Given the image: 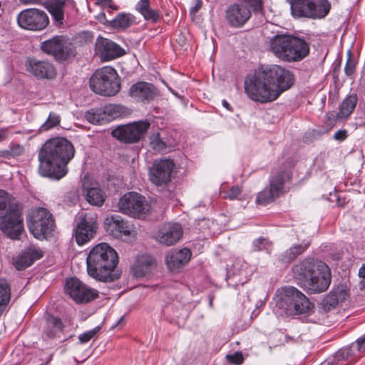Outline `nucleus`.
I'll return each mask as SVG.
<instances>
[{
    "mask_svg": "<svg viewBox=\"0 0 365 365\" xmlns=\"http://www.w3.org/2000/svg\"><path fill=\"white\" fill-rule=\"evenodd\" d=\"M22 4H38L43 3L45 0H19Z\"/></svg>",
    "mask_w": 365,
    "mask_h": 365,
    "instance_id": "obj_53",
    "label": "nucleus"
},
{
    "mask_svg": "<svg viewBox=\"0 0 365 365\" xmlns=\"http://www.w3.org/2000/svg\"><path fill=\"white\" fill-rule=\"evenodd\" d=\"M119 210L133 217H143L150 210V206L145 197L135 192L123 195L118 203Z\"/></svg>",
    "mask_w": 365,
    "mask_h": 365,
    "instance_id": "obj_10",
    "label": "nucleus"
},
{
    "mask_svg": "<svg viewBox=\"0 0 365 365\" xmlns=\"http://www.w3.org/2000/svg\"><path fill=\"white\" fill-rule=\"evenodd\" d=\"M75 148L65 138L48 140L38 153V173L41 175L60 180L68 173V164L74 157Z\"/></svg>",
    "mask_w": 365,
    "mask_h": 365,
    "instance_id": "obj_2",
    "label": "nucleus"
},
{
    "mask_svg": "<svg viewBox=\"0 0 365 365\" xmlns=\"http://www.w3.org/2000/svg\"><path fill=\"white\" fill-rule=\"evenodd\" d=\"M242 190L238 185L232 186L224 196V198L229 199L230 200L238 199L241 195Z\"/></svg>",
    "mask_w": 365,
    "mask_h": 365,
    "instance_id": "obj_45",
    "label": "nucleus"
},
{
    "mask_svg": "<svg viewBox=\"0 0 365 365\" xmlns=\"http://www.w3.org/2000/svg\"><path fill=\"white\" fill-rule=\"evenodd\" d=\"M0 230L11 240H19L24 231L23 217L20 207L9 204L0 212Z\"/></svg>",
    "mask_w": 365,
    "mask_h": 365,
    "instance_id": "obj_9",
    "label": "nucleus"
},
{
    "mask_svg": "<svg viewBox=\"0 0 365 365\" xmlns=\"http://www.w3.org/2000/svg\"><path fill=\"white\" fill-rule=\"evenodd\" d=\"M5 138H6V132L4 130L0 129V141L3 140Z\"/></svg>",
    "mask_w": 365,
    "mask_h": 365,
    "instance_id": "obj_58",
    "label": "nucleus"
},
{
    "mask_svg": "<svg viewBox=\"0 0 365 365\" xmlns=\"http://www.w3.org/2000/svg\"><path fill=\"white\" fill-rule=\"evenodd\" d=\"M357 99L355 96H349L344 100L340 106V110L337 113L338 118H345L348 117L354 110Z\"/></svg>",
    "mask_w": 365,
    "mask_h": 365,
    "instance_id": "obj_36",
    "label": "nucleus"
},
{
    "mask_svg": "<svg viewBox=\"0 0 365 365\" xmlns=\"http://www.w3.org/2000/svg\"><path fill=\"white\" fill-rule=\"evenodd\" d=\"M9 152L11 158H15L21 155L24 152V148L19 144H11L9 146Z\"/></svg>",
    "mask_w": 365,
    "mask_h": 365,
    "instance_id": "obj_47",
    "label": "nucleus"
},
{
    "mask_svg": "<svg viewBox=\"0 0 365 365\" xmlns=\"http://www.w3.org/2000/svg\"><path fill=\"white\" fill-rule=\"evenodd\" d=\"M63 324L59 318L53 316L47 317L43 329V335L48 339L61 338Z\"/></svg>",
    "mask_w": 365,
    "mask_h": 365,
    "instance_id": "obj_28",
    "label": "nucleus"
},
{
    "mask_svg": "<svg viewBox=\"0 0 365 365\" xmlns=\"http://www.w3.org/2000/svg\"><path fill=\"white\" fill-rule=\"evenodd\" d=\"M65 2L61 0H54L48 6V10L53 16L54 21L59 25L63 24L64 19L63 7Z\"/></svg>",
    "mask_w": 365,
    "mask_h": 365,
    "instance_id": "obj_33",
    "label": "nucleus"
},
{
    "mask_svg": "<svg viewBox=\"0 0 365 365\" xmlns=\"http://www.w3.org/2000/svg\"><path fill=\"white\" fill-rule=\"evenodd\" d=\"M202 6V1L201 0H195V4L193 6L190 8V14L192 16H195V14L199 11Z\"/></svg>",
    "mask_w": 365,
    "mask_h": 365,
    "instance_id": "obj_51",
    "label": "nucleus"
},
{
    "mask_svg": "<svg viewBox=\"0 0 365 365\" xmlns=\"http://www.w3.org/2000/svg\"><path fill=\"white\" fill-rule=\"evenodd\" d=\"M191 257L190 250L183 248L178 251L170 252L165 258L168 269L172 272L178 271L180 268L186 264Z\"/></svg>",
    "mask_w": 365,
    "mask_h": 365,
    "instance_id": "obj_26",
    "label": "nucleus"
},
{
    "mask_svg": "<svg viewBox=\"0 0 365 365\" xmlns=\"http://www.w3.org/2000/svg\"><path fill=\"white\" fill-rule=\"evenodd\" d=\"M309 243L296 245L286 250L280 256V260L284 262H289L294 259L297 256L302 254L308 247Z\"/></svg>",
    "mask_w": 365,
    "mask_h": 365,
    "instance_id": "obj_34",
    "label": "nucleus"
},
{
    "mask_svg": "<svg viewBox=\"0 0 365 365\" xmlns=\"http://www.w3.org/2000/svg\"><path fill=\"white\" fill-rule=\"evenodd\" d=\"M291 71L276 64L261 66L245 81V91L254 101L272 102L294 84Z\"/></svg>",
    "mask_w": 365,
    "mask_h": 365,
    "instance_id": "obj_1",
    "label": "nucleus"
},
{
    "mask_svg": "<svg viewBox=\"0 0 365 365\" xmlns=\"http://www.w3.org/2000/svg\"><path fill=\"white\" fill-rule=\"evenodd\" d=\"M359 283L361 289H365V264H363L359 270Z\"/></svg>",
    "mask_w": 365,
    "mask_h": 365,
    "instance_id": "obj_50",
    "label": "nucleus"
},
{
    "mask_svg": "<svg viewBox=\"0 0 365 365\" xmlns=\"http://www.w3.org/2000/svg\"><path fill=\"white\" fill-rule=\"evenodd\" d=\"M97 229L96 217L86 214L78 223L75 238L78 245H83L94 237Z\"/></svg>",
    "mask_w": 365,
    "mask_h": 365,
    "instance_id": "obj_19",
    "label": "nucleus"
},
{
    "mask_svg": "<svg viewBox=\"0 0 365 365\" xmlns=\"http://www.w3.org/2000/svg\"><path fill=\"white\" fill-rule=\"evenodd\" d=\"M135 23V18L130 14L120 13L113 19L110 24L113 28L125 29Z\"/></svg>",
    "mask_w": 365,
    "mask_h": 365,
    "instance_id": "obj_32",
    "label": "nucleus"
},
{
    "mask_svg": "<svg viewBox=\"0 0 365 365\" xmlns=\"http://www.w3.org/2000/svg\"><path fill=\"white\" fill-rule=\"evenodd\" d=\"M27 225L30 232L38 240L46 238L55 227L51 213L43 207L38 208L27 220Z\"/></svg>",
    "mask_w": 365,
    "mask_h": 365,
    "instance_id": "obj_11",
    "label": "nucleus"
},
{
    "mask_svg": "<svg viewBox=\"0 0 365 365\" xmlns=\"http://www.w3.org/2000/svg\"><path fill=\"white\" fill-rule=\"evenodd\" d=\"M99 331V327H95L92 330L87 331L79 335L78 339L81 343L85 344L89 341Z\"/></svg>",
    "mask_w": 365,
    "mask_h": 365,
    "instance_id": "obj_44",
    "label": "nucleus"
},
{
    "mask_svg": "<svg viewBox=\"0 0 365 365\" xmlns=\"http://www.w3.org/2000/svg\"><path fill=\"white\" fill-rule=\"evenodd\" d=\"M289 178V173L287 171L273 175L270 178L269 186L259 192L257 203L265 205L278 197L282 193L284 184Z\"/></svg>",
    "mask_w": 365,
    "mask_h": 365,
    "instance_id": "obj_15",
    "label": "nucleus"
},
{
    "mask_svg": "<svg viewBox=\"0 0 365 365\" xmlns=\"http://www.w3.org/2000/svg\"><path fill=\"white\" fill-rule=\"evenodd\" d=\"M150 146L154 150L157 152H162L166 150L167 144L160 138L159 133L152 134L150 137Z\"/></svg>",
    "mask_w": 365,
    "mask_h": 365,
    "instance_id": "obj_40",
    "label": "nucleus"
},
{
    "mask_svg": "<svg viewBox=\"0 0 365 365\" xmlns=\"http://www.w3.org/2000/svg\"><path fill=\"white\" fill-rule=\"evenodd\" d=\"M85 118L93 124H103L109 121V119L103 115L102 108L91 109L86 113Z\"/></svg>",
    "mask_w": 365,
    "mask_h": 365,
    "instance_id": "obj_38",
    "label": "nucleus"
},
{
    "mask_svg": "<svg viewBox=\"0 0 365 365\" xmlns=\"http://www.w3.org/2000/svg\"><path fill=\"white\" fill-rule=\"evenodd\" d=\"M150 126L148 120H140L122 125L112 130V135L127 143H134L143 138Z\"/></svg>",
    "mask_w": 365,
    "mask_h": 365,
    "instance_id": "obj_12",
    "label": "nucleus"
},
{
    "mask_svg": "<svg viewBox=\"0 0 365 365\" xmlns=\"http://www.w3.org/2000/svg\"><path fill=\"white\" fill-rule=\"evenodd\" d=\"M26 71L39 79H53L57 74L53 64L48 61L32 58L26 61Z\"/></svg>",
    "mask_w": 365,
    "mask_h": 365,
    "instance_id": "obj_18",
    "label": "nucleus"
},
{
    "mask_svg": "<svg viewBox=\"0 0 365 365\" xmlns=\"http://www.w3.org/2000/svg\"><path fill=\"white\" fill-rule=\"evenodd\" d=\"M128 93L133 100L143 103L153 101L158 95V90L153 84L144 81L133 84Z\"/></svg>",
    "mask_w": 365,
    "mask_h": 365,
    "instance_id": "obj_21",
    "label": "nucleus"
},
{
    "mask_svg": "<svg viewBox=\"0 0 365 365\" xmlns=\"http://www.w3.org/2000/svg\"><path fill=\"white\" fill-rule=\"evenodd\" d=\"M183 234L178 223H165L156 234V240L163 245L170 246L179 241Z\"/></svg>",
    "mask_w": 365,
    "mask_h": 365,
    "instance_id": "obj_22",
    "label": "nucleus"
},
{
    "mask_svg": "<svg viewBox=\"0 0 365 365\" xmlns=\"http://www.w3.org/2000/svg\"><path fill=\"white\" fill-rule=\"evenodd\" d=\"M136 10L146 21L156 23L160 19L159 13L150 7V0H140L136 4Z\"/></svg>",
    "mask_w": 365,
    "mask_h": 365,
    "instance_id": "obj_30",
    "label": "nucleus"
},
{
    "mask_svg": "<svg viewBox=\"0 0 365 365\" xmlns=\"http://www.w3.org/2000/svg\"><path fill=\"white\" fill-rule=\"evenodd\" d=\"M11 299V288L6 281H0V314L7 308Z\"/></svg>",
    "mask_w": 365,
    "mask_h": 365,
    "instance_id": "obj_37",
    "label": "nucleus"
},
{
    "mask_svg": "<svg viewBox=\"0 0 365 365\" xmlns=\"http://www.w3.org/2000/svg\"><path fill=\"white\" fill-rule=\"evenodd\" d=\"M347 135L346 132L344 130H339L335 133L334 135V138L336 140L342 141L346 139Z\"/></svg>",
    "mask_w": 365,
    "mask_h": 365,
    "instance_id": "obj_52",
    "label": "nucleus"
},
{
    "mask_svg": "<svg viewBox=\"0 0 365 365\" xmlns=\"http://www.w3.org/2000/svg\"><path fill=\"white\" fill-rule=\"evenodd\" d=\"M290 4L291 13L293 16L309 17L310 0H288Z\"/></svg>",
    "mask_w": 365,
    "mask_h": 365,
    "instance_id": "obj_31",
    "label": "nucleus"
},
{
    "mask_svg": "<svg viewBox=\"0 0 365 365\" xmlns=\"http://www.w3.org/2000/svg\"><path fill=\"white\" fill-rule=\"evenodd\" d=\"M222 104L223 107L225 108L227 110H232L231 106L226 100H223L222 102Z\"/></svg>",
    "mask_w": 365,
    "mask_h": 365,
    "instance_id": "obj_57",
    "label": "nucleus"
},
{
    "mask_svg": "<svg viewBox=\"0 0 365 365\" xmlns=\"http://www.w3.org/2000/svg\"><path fill=\"white\" fill-rule=\"evenodd\" d=\"M41 50L57 61H66L74 56L73 46L63 36H56L41 43Z\"/></svg>",
    "mask_w": 365,
    "mask_h": 365,
    "instance_id": "obj_14",
    "label": "nucleus"
},
{
    "mask_svg": "<svg viewBox=\"0 0 365 365\" xmlns=\"http://www.w3.org/2000/svg\"><path fill=\"white\" fill-rule=\"evenodd\" d=\"M20 27L31 31H41L48 24L46 14L37 9H27L21 11L17 16Z\"/></svg>",
    "mask_w": 365,
    "mask_h": 365,
    "instance_id": "obj_16",
    "label": "nucleus"
},
{
    "mask_svg": "<svg viewBox=\"0 0 365 365\" xmlns=\"http://www.w3.org/2000/svg\"><path fill=\"white\" fill-rule=\"evenodd\" d=\"M355 71V62L349 56L345 65L344 71L347 76H351Z\"/></svg>",
    "mask_w": 365,
    "mask_h": 365,
    "instance_id": "obj_49",
    "label": "nucleus"
},
{
    "mask_svg": "<svg viewBox=\"0 0 365 365\" xmlns=\"http://www.w3.org/2000/svg\"><path fill=\"white\" fill-rule=\"evenodd\" d=\"M320 365H336L332 358H329L327 360L323 361Z\"/></svg>",
    "mask_w": 365,
    "mask_h": 365,
    "instance_id": "obj_56",
    "label": "nucleus"
},
{
    "mask_svg": "<svg viewBox=\"0 0 365 365\" xmlns=\"http://www.w3.org/2000/svg\"><path fill=\"white\" fill-rule=\"evenodd\" d=\"M65 290L66 294L78 304L88 303L98 297V291L88 287L76 277L66 280Z\"/></svg>",
    "mask_w": 365,
    "mask_h": 365,
    "instance_id": "obj_13",
    "label": "nucleus"
},
{
    "mask_svg": "<svg viewBox=\"0 0 365 365\" xmlns=\"http://www.w3.org/2000/svg\"><path fill=\"white\" fill-rule=\"evenodd\" d=\"M59 123L60 116L55 113H50L46 121L41 125L39 130L41 132L47 131L58 125Z\"/></svg>",
    "mask_w": 365,
    "mask_h": 365,
    "instance_id": "obj_41",
    "label": "nucleus"
},
{
    "mask_svg": "<svg viewBox=\"0 0 365 365\" xmlns=\"http://www.w3.org/2000/svg\"><path fill=\"white\" fill-rule=\"evenodd\" d=\"M86 200L93 205L101 206L105 200L102 190L96 187L88 188L85 192Z\"/></svg>",
    "mask_w": 365,
    "mask_h": 365,
    "instance_id": "obj_35",
    "label": "nucleus"
},
{
    "mask_svg": "<svg viewBox=\"0 0 365 365\" xmlns=\"http://www.w3.org/2000/svg\"><path fill=\"white\" fill-rule=\"evenodd\" d=\"M346 292L343 289H336L331 292L325 299L326 303L331 307H335L339 302H342L346 299Z\"/></svg>",
    "mask_w": 365,
    "mask_h": 365,
    "instance_id": "obj_39",
    "label": "nucleus"
},
{
    "mask_svg": "<svg viewBox=\"0 0 365 365\" xmlns=\"http://www.w3.org/2000/svg\"><path fill=\"white\" fill-rule=\"evenodd\" d=\"M104 224L107 231L116 237L128 236L133 231L132 226L124 221L120 215H113L107 217Z\"/></svg>",
    "mask_w": 365,
    "mask_h": 365,
    "instance_id": "obj_25",
    "label": "nucleus"
},
{
    "mask_svg": "<svg viewBox=\"0 0 365 365\" xmlns=\"http://www.w3.org/2000/svg\"><path fill=\"white\" fill-rule=\"evenodd\" d=\"M156 267V261L149 255L137 256L135 262L130 267L131 272L135 278L149 276Z\"/></svg>",
    "mask_w": 365,
    "mask_h": 365,
    "instance_id": "obj_24",
    "label": "nucleus"
},
{
    "mask_svg": "<svg viewBox=\"0 0 365 365\" xmlns=\"http://www.w3.org/2000/svg\"><path fill=\"white\" fill-rule=\"evenodd\" d=\"M270 49L278 58L286 62L299 61L309 52V44L290 35H276L270 40Z\"/></svg>",
    "mask_w": 365,
    "mask_h": 365,
    "instance_id": "obj_6",
    "label": "nucleus"
},
{
    "mask_svg": "<svg viewBox=\"0 0 365 365\" xmlns=\"http://www.w3.org/2000/svg\"><path fill=\"white\" fill-rule=\"evenodd\" d=\"M102 111L103 112V115L110 120L120 115L121 107L118 105L109 104L102 108Z\"/></svg>",
    "mask_w": 365,
    "mask_h": 365,
    "instance_id": "obj_42",
    "label": "nucleus"
},
{
    "mask_svg": "<svg viewBox=\"0 0 365 365\" xmlns=\"http://www.w3.org/2000/svg\"><path fill=\"white\" fill-rule=\"evenodd\" d=\"M226 358L230 363L235 365H240L244 361V357L241 352H236L234 354H228Z\"/></svg>",
    "mask_w": 365,
    "mask_h": 365,
    "instance_id": "obj_46",
    "label": "nucleus"
},
{
    "mask_svg": "<svg viewBox=\"0 0 365 365\" xmlns=\"http://www.w3.org/2000/svg\"><path fill=\"white\" fill-rule=\"evenodd\" d=\"M309 7V17L321 19L328 14L331 6L327 0H310Z\"/></svg>",
    "mask_w": 365,
    "mask_h": 365,
    "instance_id": "obj_29",
    "label": "nucleus"
},
{
    "mask_svg": "<svg viewBox=\"0 0 365 365\" xmlns=\"http://www.w3.org/2000/svg\"><path fill=\"white\" fill-rule=\"evenodd\" d=\"M95 53L102 61H108L123 56L124 51L113 41L98 37L95 44Z\"/></svg>",
    "mask_w": 365,
    "mask_h": 365,
    "instance_id": "obj_20",
    "label": "nucleus"
},
{
    "mask_svg": "<svg viewBox=\"0 0 365 365\" xmlns=\"http://www.w3.org/2000/svg\"><path fill=\"white\" fill-rule=\"evenodd\" d=\"M362 351H365V336L358 339L355 344L338 350L332 359L336 365H348L349 359L356 356V352Z\"/></svg>",
    "mask_w": 365,
    "mask_h": 365,
    "instance_id": "obj_23",
    "label": "nucleus"
},
{
    "mask_svg": "<svg viewBox=\"0 0 365 365\" xmlns=\"http://www.w3.org/2000/svg\"><path fill=\"white\" fill-rule=\"evenodd\" d=\"M297 284L308 294L326 292L331 281L329 267L322 261L305 259L292 267Z\"/></svg>",
    "mask_w": 365,
    "mask_h": 365,
    "instance_id": "obj_3",
    "label": "nucleus"
},
{
    "mask_svg": "<svg viewBox=\"0 0 365 365\" xmlns=\"http://www.w3.org/2000/svg\"><path fill=\"white\" fill-rule=\"evenodd\" d=\"M118 263L115 250L107 243L94 246L86 258L87 272L90 277L101 282H112L118 277L113 274Z\"/></svg>",
    "mask_w": 365,
    "mask_h": 365,
    "instance_id": "obj_4",
    "label": "nucleus"
},
{
    "mask_svg": "<svg viewBox=\"0 0 365 365\" xmlns=\"http://www.w3.org/2000/svg\"><path fill=\"white\" fill-rule=\"evenodd\" d=\"M274 301L273 312L281 317L307 314L313 308L305 294L294 287L277 290Z\"/></svg>",
    "mask_w": 365,
    "mask_h": 365,
    "instance_id": "obj_5",
    "label": "nucleus"
},
{
    "mask_svg": "<svg viewBox=\"0 0 365 365\" xmlns=\"http://www.w3.org/2000/svg\"><path fill=\"white\" fill-rule=\"evenodd\" d=\"M0 157L4 158L6 159H9L11 158V153L9 152V148L6 150H0Z\"/></svg>",
    "mask_w": 365,
    "mask_h": 365,
    "instance_id": "obj_54",
    "label": "nucleus"
},
{
    "mask_svg": "<svg viewBox=\"0 0 365 365\" xmlns=\"http://www.w3.org/2000/svg\"><path fill=\"white\" fill-rule=\"evenodd\" d=\"M252 10L255 13L262 11V0H240L230 5L225 11L229 24L235 28L243 26L250 19Z\"/></svg>",
    "mask_w": 365,
    "mask_h": 365,
    "instance_id": "obj_8",
    "label": "nucleus"
},
{
    "mask_svg": "<svg viewBox=\"0 0 365 365\" xmlns=\"http://www.w3.org/2000/svg\"><path fill=\"white\" fill-rule=\"evenodd\" d=\"M174 168L175 163L172 160H155L149 172L151 182L158 186L167 185L171 181Z\"/></svg>",
    "mask_w": 365,
    "mask_h": 365,
    "instance_id": "obj_17",
    "label": "nucleus"
},
{
    "mask_svg": "<svg viewBox=\"0 0 365 365\" xmlns=\"http://www.w3.org/2000/svg\"><path fill=\"white\" fill-rule=\"evenodd\" d=\"M43 252L40 249L30 247L24 250L14 261V264L19 270H23L31 266L34 261L41 258Z\"/></svg>",
    "mask_w": 365,
    "mask_h": 365,
    "instance_id": "obj_27",
    "label": "nucleus"
},
{
    "mask_svg": "<svg viewBox=\"0 0 365 365\" xmlns=\"http://www.w3.org/2000/svg\"><path fill=\"white\" fill-rule=\"evenodd\" d=\"M90 88L97 94L113 96L120 89V81L116 71L110 66L97 70L90 78Z\"/></svg>",
    "mask_w": 365,
    "mask_h": 365,
    "instance_id": "obj_7",
    "label": "nucleus"
},
{
    "mask_svg": "<svg viewBox=\"0 0 365 365\" xmlns=\"http://www.w3.org/2000/svg\"><path fill=\"white\" fill-rule=\"evenodd\" d=\"M253 247L255 251L264 250L269 253L272 250V242L267 239L259 237L253 242Z\"/></svg>",
    "mask_w": 365,
    "mask_h": 365,
    "instance_id": "obj_43",
    "label": "nucleus"
},
{
    "mask_svg": "<svg viewBox=\"0 0 365 365\" xmlns=\"http://www.w3.org/2000/svg\"><path fill=\"white\" fill-rule=\"evenodd\" d=\"M9 204L11 203L9 202L7 192L4 190L0 189V212L9 207Z\"/></svg>",
    "mask_w": 365,
    "mask_h": 365,
    "instance_id": "obj_48",
    "label": "nucleus"
},
{
    "mask_svg": "<svg viewBox=\"0 0 365 365\" xmlns=\"http://www.w3.org/2000/svg\"><path fill=\"white\" fill-rule=\"evenodd\" d=\"M101 4L106 5L109 6L110 8L117 10L118 7L116 6H113L111 4L112 0H98Z\"/></svg>",
    "mask_w": 365,
    "mask_h": 365,
    "instance_id": "obj_55",
    "label": "nucleus"
}]
</instances>
